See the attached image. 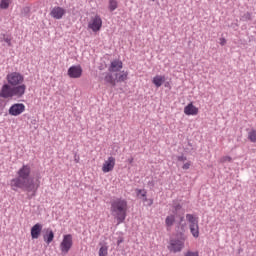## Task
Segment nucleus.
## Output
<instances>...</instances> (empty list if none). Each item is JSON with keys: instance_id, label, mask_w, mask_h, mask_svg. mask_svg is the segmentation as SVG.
<instances>
[{"instance_id": "f704fd0d", "label": "nucleus", "mask_w": 256, "mask_h": 256, "mask_svg": "<svg viewBox=\"0 0 256 256\" xmlns=\"http://www.w3.org/2000/svg\"><path fill=\"white\" fill-rule=\"evenodd\" d=\"M123 238H119L118 240H117V245H121V243H123Z\"/></svg>"}, {"instance_id": "c9c22d12", "label": "nucleus", "mask_w": 256, "mask_h": 256, "mask_svg": "<svg viewBox=\"0 0 256 256\" xmlns=\"http://www.w3.org/2000/svg\"><path fill=\"white\" fill-rule=\"evenodd\" d=\"M148 185H151L152 187H155V183L153 181H149Z\"/></svg>"}, {"instance_id": "4c0bfd02", "label": "nucleus", "mask_w": 256, "mask_h": 256, "mask_svg": "<svg viewBox=\"0 0 256 256\" xmlns=\"http://www.w3.org/2000/svg\"><path fill=\"white\" fill-rule=\"evenodd\" d=\"M128 162H129V163H133V158H129V159H128Z\"/></svg>"}, {"instance_id": "72a5a7b5", "label": "nucleus", "mask_w": 256, "mask_h": 256, "mask_svg": "<svg viewBox=\"0 0 256 256\" xmlns=\"http://www.w3.org/2000/svg\"><path fill=\"white\" fill-rule=\"evenodd\" d=\"M148 207H151V205H153V199H148Z\"/></svg>"}, {"instance_id": "bb28decb", "label": "nucleus", "mask_w": 256, "mask_h": 256, "mask_svg": "<svg viewBox=\"0 0 256 256\" xmlns=\"http://www.w3.org/2000/svg\"><path fill=\"white\" fill-rule=\"evenodd\" d=\"M108 253V248L106 245H103L100 249H99V256H107Z\"/></svg>"}, {"instance_id": "f8f14e48", "label": "nucleus", "mask_w": 256, "mask_h": 256, "mask_svg": "<svg viewBox=\"0 0 256 256\" xmlns=\"http://www.w3.org/2000/svg\"><path fill=\"white\" fill-rule=\"evenodd\" d=\"M121 69H123V61L116 59L110 63V66L108 67L109 72L106 73H118Z\"/></svg>"}, {"instance_id": "9b49d317", "label": "nucleus", "mask_w": 256, "mask_h": 256, "mask_svg": "<svg viewBox=\"0 0 256 256\" xmlns=\"http://www.w3.org/2000/svg\"><path fill=\"white\" fill-rule=\"evenodd\" d=\"M115 169V157L110 156L102 166L103 173H111Z\"/></svg>"}, {"instance_id": "39448f33", "label": "nucleus", "mask_w": 256, "mask_h": 256, "mask_svg": "<svg viewBox=\"0 0 256 256\" xmlns=\"http://www.w3.org/2000/svg\"><path fill=\"white\" fill-rule=\"evenodd\" d=\"M185 234H177L176 237L170 238L169 244L167 246L170 253H181L185 249Z\"/></svg>"}, {"instance_id": "f03ea898", "label": "nucleus", "mask_w": 256, "mask_h": 256, "mask_svg": "<svg viewBox=\"0 0 256 256\" xmlns=\"http://www.w3.org/2000/svg\"><path fill=\"white\" fill-rule=\"evenodd\" d=\"M8 84H3L0 89L2 99H21L27 91V85L23 84L25 77L20 72H11L6 76Z\"/></svg>"}, {"instance_id": "ddd939ff", "label": "nucleus", "mask_w": 256, "mask_h": 256, "mask_svg": "<svg viewBox=\"0 0 256 256\" xmlns=\"http://www.w3.org/2000/svg\"><path fill=\"white\" fill-rule=\"evenodd\" d=\"M65 13H67V10H65L63 7L55 6L51 12L50 16L53 17V19H63Z\"/></svg>"}, {"instance_id": "cd10ccee", "label": "nucleus", "mask_w": 256, "mask_h": 256, "mask_svg": "<svg viewBox=\"0 0 256 256\" xmlns=\"http://www.w3.org/2000/svg\"><path fill=\"white\" fill-rule=\"evenodd\" d=\"M177 161L180 163H185V161H187V157L185 155L177 156Z\"/></svg>"}, {"instance_id": "7c9ffc66", "label": "nucleus", "mask_w": 256, "mask_h": 256, "mask_svg": "<svg viewBox=\"0 0 256 256\" xmlns=\"http://www.w3.org/2000/svg\"><path fill=\"white\" fill-rule=\"evenodd\" d=\"M185 256H199V252L188 251Z\"/></svg>"}, {"instance_id": "f3484780", "label": "nucleus", "mask_w": 256, "mask_h": 256, "mask_svg": "<svg viewBox=\"0 0 256 256\" xmlns=\"http://www.w3.org/2000/svg\"><path fill=\"white\" fill-rule=\"evenodd\" d=\"M152 83H153V85H155V87H161V85H163L165 83V76L156 75L152 79Z\"/></svg>"}, {"instance_id": "5701e85b", "label": "nucleus", "mask_w": 256, "mask_h": 256, "mask_svg": "<svg viewBox=\"0 0 256 256\" xmlns=\"http://www.w3.org/2000/svg\"><path fill=\"white\" fill-rule=\"evenodd\" d=\"M12 0H1L0 1V9H9V5H11Z\"/></svg>"}, {"instance_id": "6ab92c4d", "label": "nucleus", "mask_w": 256, "mask_h": 256, "mask_svg": "<svg viewBox=\"0 0 256 256\" xmlns=\"http://www.w3.org/2000/svg\"><path fill=\"white\" fill-rule=\"evenodd\" d=\"M0 41H4V43H6L8 45V47L12 46L11 43V36L9 34H5V33H1L0 34Z\"/></svg>"}, {"instance_id": "1a4fd4ad", "label": "nucleus", "mask_w": 256, "mask_h": 256, "mask_svg": "<svg viewBox=\"0 0 256 256\" xmlns=\"http://www.w3.org/2000/svg\"><path fill=\"white\" fill-rule=\"evenodd\" d=\"M101 27H103V20L99 15L93 17L91 22L88 23V29H92L94 33H97V31H101Z\"/></svg>"}, {"instance_id": "aec40b11", "label": "nucleus", "mask_w": 256, "mask_h": 256, "mask_svg": "<svg viewBox=\"0 0 256 256\" xmlns=\"http://www.w3.org/2000/svg\"><path fill=\"white\" fill-rule=\"evenodd\" d=\"M165 225L166 227H171L172 225H175V214H170L166 217Z\"/></svg>"}, {"instance_id": "a211bd4d", "label": "nucleus", "mask_w": 256, "mask_h": 256, "mask_svg": "<svg viewBox=\"0 0 256 256\" xmlns=\"http://www.w3.org/2000/svg\"><path fill=\"white\" fill-rule=\"evenodd\" d=\"M136 195H137V197H140V199L142 198L144 203H146V201H148V199H147V190H145V189H136Z\"/></svg>"}, {"instance_id": "412c9836", "label": "nucleus", "mask_w": 256, "mask_h": 256, "mask_svg": "<svg viewBox=\"0 0 256 256\" xmlns=\"http://www.w3.org/2000/svg\"><path fill=\"white\" fill-rule=\"evenodd\" d=\"M117 7H119V3L117 2V0H109L108 9L109 11H111V13H113V11L117 9Z\"/></svg>"}, {"instance_id": "393cba45", "label": "nucleus", "mask_w": 256, "mask_h": 256, "mask_svg": "<svg viewBox=\"0 0 256 256\" xmlns=\"http://www.w3.org/2000/svg\"><path fill=\"white\" fill-rule=\"evenodd\" d=\"M248 139L251 141V143H256V130H251L248 133Z\"/></svg>"}, {"instance_id": "e433bc0d", "label": "nucleus", "mask_w": 256, "mask_h": 256, "mask_svg": "<svg viewBox=\"0 0 256 256\" xmlns=\"http://www.w3.org/2000/svg\"><path fill=\"white\" fill-rule=\"evenodd\" d=\"M183 221H185V217L181 216L180 217V223H183Z\"/></svg>"}, {"instance_id": "58836bf2", "label": "nucleus", "mask_w": 256, "mask_h": 256, "mask_svg": "<svg viewBox=\"0 0 256 256\" xmlns=\"http://www.w3.org/2000/svg\"><path fill=\"white\" fill-rule=\"evenodd\" d=\"M189 147H193V144L191 142H188Z\"/></svg>"}, {"instance_id": "4be33fe9", "label": "nucleus", "mask_w": 256, "mask_h": 256, "mask_svg": "<svg viewBox=\"0 0 256 256\" xmlns=\"http://www.w3.org/2000/svg\"><path fill=\"white\" fill-rule=\"evenodd\" d=\"M21 17H29L31 15V7L25 6L21 9Z\"/></svg>"}, {"instance_id": "4468645a", "label": "nucleus", "mask_w": 256, "mask_h": 256, "mask_svg": "<svg viewBox=\"0 0 256 256\" xmlns=\"http://www.w3.org/2000/svg\"><path fill=\"white\" fill-rule=\"evenodd\" d=\"M43 239L48 245H51V243H53V240L55 239V232H53L51 228H44Z\"/></svg>"}, {"instance_id": "a878e982", "label": "nucleus", "mask_w": 256, "mask_h": 256, "mask_svg": "<svg viewBox=\"0 0 256 256\" xmlns=\"http://www.w3.org/2000/svg\"><path fill=\"white\" fill-rule=\"evenodd\" d=\"M173 209H174L173 211L174 215H177V212L181 211V209H183V206L180 203H174Z\"/></svg>"}, {"instance_id": "dca6fc26", "label": "nucleus", "mask_w": 256, "mask_h": 256, "mask_svg": "<svg viewBox=\"0 0 256 256\" xmlns=\"http://www.w3.org/2000/svg\"><path fill=\"white\" fill-rule=\"evenodd\" d=\"M185 115H197L199 113V108H197L193 103H189L184 107Z\"/></svg>"}, {"instance_id": "0eeeda50", "label": "nucleus", "mask_w": 256, "mask_h": 256, "mask_svg": "<svg viewBox=\"0 0 256 256\" xmlns=\"http://www.w3.org/2000/svg\"><path fill=\"white\" fill-rule=\"evenodd\" d=\"M71 247H73V235L66 234L63 236V240L60 243V250L62 253L67 254L71 251Z\"/></svg>"}, {"instance_id": "c756f323", "label": "nucleus", "mask_w": 256, "mask_h": 256, "mask_svg": "<svg viewBox=\"0 0 256 256\" xmlns=\"http://www.w3.org/2000/svg\"><path fill=\"white\" fill-rule=\"evenodd\" d=\"M191 167V161L186 162L183 166L182 169H184L185 171H187V169H190Z\"/></svg>"}, {"instance_id": "20e7f679", "label": "nucleus", "mask_w": 256, "mask_h": 256, "mask_svg": "<svg viewBox=\"0 0 256 256\" xmlns=\"http://www.w3.org/2000/svg\"><path fill=\"white\" fill-rule=\"evenodd\" d=\"M104 75V81L107 85H111L112 87H116L117 83H124V81H127L129 79V72L128 71H121L116 72L113 76L112 73H102Z\"/></svg>"}, {"instance_id": "7ed1b4c3", "label": "nucleus", "mask_w": 256, "mask_h": 256, "mask_svg": "<svg viewBox=\"0 0 256 256\" xmlns=\"http://www.w3.org/2000/svg\"><path fill=\"white\" fill-rule=\"evenodd\" d=\"M127 200L123 198H116L110 202V213L117 221V225L125 223L127 219Z\"/></svg>"}, {"instance_id": "2eb2a0df", "label": "nucleus", "mask_w": 256, "mask_h": 256, "mask_svg": "<svg viewBox=\"0 0 256 256\" xmlns=\"http://www.w3.org/2000/svg\"><path fill=\"white\" fill-rule=\"evenodd\" d=\"M41 231H43V225L40 223H36L31 228V237L32 239H39V236L41 235Z\"/></svg>"}, {"instance_id": "b1692460", "label": "nucleus", "mask_w": 256, "mask_h": 256, "mask_svg": "<svg viewBox=\"0 0 256 256\" xmlns=\"http://www.w3.org/2000/svg\"><path fill=\"white\" fill-rule=\"evenodd\" d=\"M253 17H252V14L251 12H246L244 13L242 16H241V21H252Z\"/></svg>"}, {"instance_id": "6e6552de", "label": "nucleus", "mask_w": 256, "mask_h": 256, "mask_svg": "<svg viewBox=\"0 0 256 256\" xmlns=\"http://www.w3.org/2000/svg\"><path fill=\"white\" fill-rule=\"evenodd\" d=\"M9 115L12 117H19L22 113H25V104L23 103H15L12 104L8 110Z\"/></svg>"}, {"instance_id": "f257e3e1", "label": "nucleus", "mask_w": 256, "mask_h": 256, "mask_svg": "<svg viewBox=\"0 0 256 256\" xmlns=\"http://www.w3.org/2000/svg\"><path fill=\"white\" fill-rule=\"evenodd\" d=\"M16 177L10 180V187L12 191H25L26 193H31L29 199H33L37 195L39 187H41L40 182L35 183L33 177H31V165L23 164L22 167L16 172Z\"/></svg>"}, {"instance_id": "9d476101", "label": "nucleus", "mask_w": 256, "mask_h": 256, "mask_svg": "<svg viewBox=\"0 0 256 256\" xmlns=\"http://www.w3.org/2000/svg\"><path fill=\"white\" fill-rule=\"evenodd\" d=\"M68 75L71 79H79L83 75V68H81V65L71 66L68 69Z\"/></svg>"}, {"instance_id": "423d86ee", "label": "nucleus", "mask_w": 256, "mask_h": 256, "mask_svg": "<svg viewBox=\"0 0 256 256\" xmlns=\"http://www.w3.org/2000/svg\"><path fill=\"white\" fill-rule=\"evenodd\" d=\"M186 220L189 223V229L194 239L199 237V217L193 214H186Z\"/></svg>"}, {"instance_id": "c85d7f7f", "label": "nucleus", "mask_w": 256, "mask_h": 256, "mask_svg": "<svg viewBox=\"0 0 256 256\" xmlns=\"http://www.w3.org/2000/svg\"><path fill=\"white\" fill-rule=\"evenodd\" d=\"M231 161H233V158H231L230 156H224L222 158L223 163H225V162L231 163Z\"/></svg>"}, {"instance_id": "2f4dec72", "label": "nucleus", "mask_w": 256, "mask_h": 256, "mask_svg": "<svg viewBox=\"0 0 256 256\" xmlns=\"http://www.w3.org/2000/svg\"><path fill=\"white\" fill-rule=\"evenodd\" d=\"M227 43V40L225 38H220V45L223 47Z\"/></svg>"}, {"instance_id": "473e14b6", "label": "nucleus", "mask_w": 256, "mask_h": 256, "mask_svg": "<svg viewBox=\"0 0 256 256\" xmlns=\"http://www.w3.org/2000/svg\"><path fill=\"white\" fill-rule=\"evenodd\" d=\"M79 155H77V154H75L74 155V161H75V163H79Z\"/></svg>"}]
</instances>
